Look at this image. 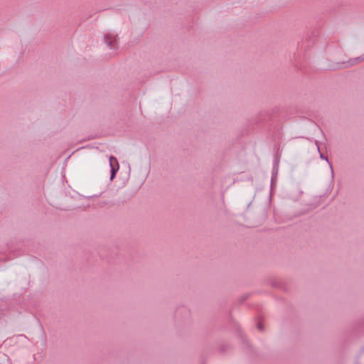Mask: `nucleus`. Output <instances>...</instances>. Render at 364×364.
I'll return each mask as SVG.
<instances>
[{
  "label": "nucleus",
  "mask_w": 364,
  "mask_h": 364,
  "mask_svg": "<svg viewBox=\"0 0 364 364\" xmlns=\"http://www.w3.org/2000/svg\"><path fill=\"white\" fill-rule=\"evenodd\" d=\"M258 328H259L260 330H262V327L261 324H259V325H258Z\"/></svg>",
  "instance_id": "nucleus-3"
},
{
  "label": "nucleus",
  "mask_w": 364,
  "mask_h": 364,
  "mask_svg": "<svg viewBox=\"0 0 364 364\" xmlns=\"http://www.w3.org/2000/svg\"><path fill=\"white\" fill-rule=\"evenodd\" d=\"M109 166L111 167V172H112L111 179H113L115 176L116 172L119 168V165L118 161L115 157H114V156L109 157Z\"/></svg>",
  "instance_id": "nucleus-1"
},
{
  "label": "nucleus",
  "mask_w": 364,
  "mask_h": 364,
  "mask_svg": "<svg viewBox=\"0 0 364 364\" xmlns=\"http://www.w3.org/2000/svg\"><path fill=\"white\" fill-rule=\"evenodd\" d=\"M107 40L109 41V43L110 46L115 41V38L114 36H107Z\"/></svg>",
  "instance_id": "nucleus-2"
}]
</instances>
